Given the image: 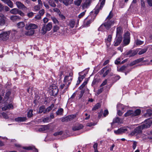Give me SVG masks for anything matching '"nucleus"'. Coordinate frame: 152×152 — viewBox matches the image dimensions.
Segmentation results:
<instances>
[{"instance_id":"603ef678","label":"nucleus","mask_w":152,"mask_h":152,"mask_svg":"<svg viewBox=\"0 0 152 152\" xmlns=\"http://www.w3.org/2000/svg\"><path fill=\"white\" fill-rule=\"evenodd\" d=\"M59 26H57V25H55L54 26L53 28V30L54 32H57L59 29Z\"/></svg>"},{"instance_id":"6e6552de","label":"nucleus","mask_w":152,"mask_h":152,"mask_svg":"<svg viewBox=\"0 0 152 152\" xmlns=\"http://www.w3.org/2000/svg\"><path fill=\"white\" fill-rule=\"evenodd\" d=\"M10 33L9 31L4 32L0 34V39L5 41L8 39L9 37Z\"/></svg>"},{"instance_id":"c9c22d12","label":"nucleus","mask_w":152,"mask_h":152,"mask_svg":"<svg viewBox=\"0 0 152 152\" xmlns=\"http://www.w3.org/2000/svg\"><path fill=\"white\" fill-rule=\"evenodd\" d=\"M88 80H86L85 81L83 84L79 87V88L80 90L82 89L87 84Z\"/></svg>"},{"instance_id":"1a4fd4ad","label":"nucleus","mask_w":152,"mask_h":152,"mask_svg":"<svg viewBox=\"0 0 152 152\" xmlns=\"http://www.w3.org/2000/svg\"><path fill=\"white\" fill-rule=\"evenodd\" d=\"M50 90L52 93V95L53 96L56 95L58 91L57 87L55 85H53L50 86Z\"/></svg>"},{"instance_id":"aec40b11","label":"nucleus","mask_w":152,"mask_h":152,"mask_svg":"<svg viewBox=\"0 0 152 152\" xmlns=\"http://www.w3.org/2000/svg\"><path fill=\"white\" fill-rule=\"evenodd\" d=\"M54 106V104H52L50 106L48 107L46 109H45V113H49L51 110L53 108Z\"/></svg>"},{"instance_id":"9d476101","label":"nucleus","mask_w":152,"mask_h":152,"mask_svg":"<svg viewBox=\"0 0 152 152\" xmlns=\"http://www.w3.org/2000/svg\"><path fill=\"white\" fill-rule=\"evenodd\" d=\"M38 28V26L34 23H29L25 27L26 29L28 30H34Z\"/></svg>"},{"instance_id":"f03ea898","label":"nucleus","mask_w":152,"mask_h":152,"mask_svg":"<svg viewBox=\"0 0 152 152\" xmlns=\"http://www.w3.org/2000/svg\"><path fill=\"white\" fill-rule=\"evenodd\" d=\"M73 136V134H48L45 140H52L56 138L64 139Z\"/></svg>"},{"instance_id":"338daca9","label":"nucleus","mask_w":152,"mask_h":152,"mask_svg":"<svg viewBox=\"0 0 152 152\" xmlns=\"http://www.w3.org/2000/svg\"><path fill=\"white\" fill-rule=\"evenodd\" d=\"M103 88H101L99 89L98 90L97 92V94H99L102 91H103Z\"/></svg>"},{"instance_id":"0e129e2a","label":"nucleus","mask_w":152,"mask_h":152,"mask_svg":"<svg viewBox=\"0 0 152 152\" xmlns=\"http://www.w3.org/2000/svg\"><path fill=\"white\" fill-rule=\"evenodd\" d=\"M34 15V13L33 12H30L28 13L27 15L29 18L31 17Z\"/></svg>"},{"instance_id":"09e8293b","label":"nucleus","mask_w":152,"mask_h":152,"mask_svg":"<svg viewBox=\"0 0 152 152\" xmlns=\"http://www.w3.org/2000/svg\"><path fill=\"white\" fill-rule=\"evenodd\" d=\"M126 68V66H123L120 68H118V70L119 71H122L124 70Z\"/></svg>"},{"instance_id":"f8f14e48","label":"nucleus","mask_w":152,"mask_h":152,"mask_svg":"<svg viewBox=\"0 0 152 152\" xmlns=\"http://www.w3.org/2000/svg\"><path fill=\"white\" fill-rule=\"evenodd\" d=\"M91 3L90 0H87L83 4L82 8L83 9H87L90 6Z\"/></svg>"},{"instance_id":"39448f33","label":"nucleus","mask_w":152,"mask_h":152,"mask_svg":"<svg viewBox=\"0 0 152 152\" xmlns=\"http://www.w3.org/2000/svg\"><path fill=\"white\" fill-rule=\"evenodd\" d=\"M130 41V34L128 32L124 34L123 41L124 46L128 45Z\"/></svg>"},{"instance_id":"72a5a7b5","label":"nucleus","mask_w":152,"mask_h":152,"mask_svg":"<svg viewBox=\"0 0 152 152\" xmlns=\"http://www.w3.org/2000/svg\"><path fill=\"white\" fill-rule=\"evenodd\" d=\"M141 111L140 109H137L134 112L133 111V116H135L138 115L140 114Z\"/></svg>"},{"instance_id":"5fc2aeb1","label":"nucleus","mask_w":152,"mask_h":152,"mask_svg":"<svg viewBox=\"0 0 152 152\" xmlns=\"http://www.w3.org/2000/svg\"><path fill=\"white\" fill-rule=\"evenodd\" d=\"M49 3L50 6L53 7H55L56 6V4L54 2L50 1H49Z\"/></svg>"},{"instance_id":"680f3d73","label":"nucleus","mask_w":152,"mask_h":152,"mask_svg":"<svg viewBox=\"0 0 152 152\" xmlns=\"http://www.w3.org/2000/svg\"><path fill=\"white\" fill-rule=\"evenodd\" d=\"M147 3L150 7L152 6V0H147Z\"/></svg>"},{"instance_id":"9b49d317","label":"nucleus","mask_w":152,"mask_h":152,"mask_svg":"<svg viewBox=\"0 0 152 152\" xmlns=\"http://www.w3.org/2000/svg\"><path fill=\"white\" fill-rule=\"evenodd\" d=\"M122 36H116V37L115 39L114 42V45L115 46H117L121 42L122 40Z\"/></svg>"},{"instance_id":"c85d7f7f","label":"nucleus","mask_w":152,"mask_h":152,"mask_svg":"<svg viewBox=\"0 0 152 152\" xmlns=\"http://www.w3.org/2000/svg\"><path fill=\"white\" fill-rule=\"evenodd\" d=\"M10 12L12 14H16L19 13V11L18 9L14 8L10 11Z\"/></svg>"},{"instance_id":"2eb2a0df","label":"nucleus","mask_w":152,"mask_h":152,"mask_svg":"<svg viewBox=\"0 0 152 152\" xmlns=\"http://www.w3.org/2000/svg\"><path fill=\"white\" fill-rule=\"evenodd\" d=\"M128 129L125 127H121L118 129L117 131L116 132L115 131V133H122L128 132Z\"/></svg>"},{"instance_id":"bb28decb","label":"nucleus","mask_w":152,"mask_h":152,"mask_svg":"<svg viewBox=\"0 0 152 152\" xmlns=\"http://www.w3.org/2000/svg\"><path fill=\"white\" fill-rule=\"evenodd\" d=\"M45 108L44 106H42L40 107L39 108V113H45Z\"/></svg>"},{"instance_id":"393cba45","label":"nucleus","mask_w":152,"mask_h":152,"mask_svg":"<svg viewBox=\"0 0 152 152\" xmlns=\"http://www.w3.org/2000/svg\"><path fill=\"white\" fill-rule=\"evenodd\" d=\"M73 1V0H64L63 3L66 6H67L69 4H71Z\"/></svg>"},{"instance_id":"5701e85b","label":"nucleus","mask_w":152,"mask_h":152,"mask_svg":"<svg viewBox=\"0 0 152 152\" xmlns=\"http://www.w3.org/2000/svg\"><path fill=\"white\" fill-rule=\"evenodd\" d=\"M13 108V106L11 104H10L6 106H5L2 108L3 110H6L8 109H10Z\"/></svg>"},{"instance_id":"e433bc0d","label":"nucleus","mask_w":152,"mask_h":152,"mask_svg":"<svg viewBox=\"0 0 152 152\" xmlns=\"http://www.w3.org/2000/svg\"><path fill=\"white\" fill-rule=\"evenodd\" d=\"M82 1V0H75L74 1V3L77 6L80 5Z\"/></svg>"},{"instance_id":"de8ad7c7","label":"nucleus","mask_w":152,"mask_h":152,"mask_svg":"<svg viewBox=\"0 0 152 152\" xmlns=\"http://www.w3.org/2000/svg\"><path fill=\"white\" fill-rule=\"evenodd\" d=\"M120 121V118L118 117H117L113 119V123H120L121 122Z\"/></svg>"},{"instance_id":"ddd939ff","label":"nucleus","mask_w":152,"mask_h":152,"mask_svg":"<svg viewBox=\"0 0 152 152\" xmlns=\"http://www.w3.org/2000/svg\"><path fill=\"white\" fill-rule=\"evenodd\" d=\"M137 52L138 51L137 50L129 51L126 53V55L129 57L133 56L137 54Z\"/></svg>"},{"instance_id":"6e6d98bb","label":"nucleus","mask_w":152,"mask_h":152,"mask_svg":"<svg viewBox=\"0 0 152 152\" xmlns=\"http://www.w3.org/2000/svg\"><path fill=\"white\" fill-rule=\"evenodd\" d=\"M11 92L10 91H8L6 93L5 97L6 98H8Z\"/></svg>"},{"instance_id":"20e7f679","label":"nucleus","mask_w":152,"mask_h":152,"mask_svg":"<svg viewBox=\"0 0 152 152\" xmlns=\"http://www.w3.org/2000/svg\"><path fill=\"white\" fill-rule=\"evenodd\" d=\"M52 27L51 23H49L47 24H43L40 30L41 34H45L46 33L51 30Z\"/></svg>"},{"instance_id":"f257e3e1","label":"nucleus","mask_w":152,"mask_h":152,"mask_svg":"<svg viewBox=\"0 0 152 152\" xmlns=\"http://www.w3.org/2000/svg\"><path fill=\"white\" fill-rule=\"evenodd\" d=\"M113 16V13L112 12V11H111L105 20V22L104 24H102L98 28V29L99 31H102L104 27L107 29H108L110 28L114 23L113 21L110 20Z\"/></svg>"},{"instance_id":"7c9ffc66","label":"nucleus","mask_w":152,"mask_h":152,"mask_svg":"<svg viewBox=\"0 0 152 152\" xmlns=\"http://www.w3.org/2000/svg\"><path fill=\"white\" fill-rule=\"evenodd\" d=\"M65 84H62L60 86V88H61V90L63 89V88L65 87L64 89L63 90L62 92L63 93H64L66 92V91L67 90V88L68 87L66 88V83H65Z\"/></svg>"},{"instance_id":"4c0bfd02","label":"nucleus","mask_w":152,"mask_h":152,"mask_svg":"<svg viewBox=\"0 0 152 152\" xmlns=\"http://www.w3.org/2000/svg\"><path fill=\"white\" fill-rule=\"evenodd\" d=\"M85 77L84 75L80 76L78 78V80L77 81V84H79Z\"/></svg>"},{"instance_id":"6ab92c4d","label":"nucleus","mask_w":152,"mask_h":152,"mask_svg":"<svg viewBox=\"0 0 152 152\" xmlns=\"http://www.w3.org/2000/svg\"><path fill=\"white\" fill-rule=\"evenodd\" d=\"M49 128V126L48 125H43L41 126L39 129V132H42L43 131L46 130Z\"/></svg>"},{"instance_id":"f704fd0d","label":"nucleus","mask_w":152,"mask_h":152,"mask_svg":"<svg viewBox=\"0 0 152 152\" xmlns=\"http://www.w3.org/2000/svg\"><path fill=\"white\" fill-rule=\"evenodd\" d=\"M101 106V104L100 103H97L94 106L92 110H96L100 108Z\"/></svg>"},{"instance_id":"37998d69","label":"nucleus","mask_w":152,"mask_h":152,"mask_svg":"<svg viewBox=\"0 0 152 152\" xmlns=\"http://www.w3.org/2000/svg\"><path fill=\"white\" fill-rule=\"evenodd\" d=\"M143 43V41H141L138 39H137L135 41V43L137 45H142Z\"/></svg>"},{"instance_id":"79ce46f5","label":"nucleus","mask_w":152,"mask_h":152,"mask_svg":"<svg viewBox=\"0 0 152 152\" xmlns=\"http://www.w3.org/2000/svg\"><path fill=\"white\" fill-rule=\"evenodd\" d=\"M33 110H30L27 113V116L28 118H31L33 114L32 113Z\"/></svg>"},{"instance_id":"473e14b6","label":"nucleus","mask_w":152,"mask_h":152,"mask_svg":"<svg viewBox=\"0 0 152 152\" xmlns=\"http://www.w3.org/2000/svg\"><path fill=\"white\" fill-rule=\"evenodd\" d=\"M20 9L24 11H26L27 10V7L23 4L20 2Z\"/></svg>"},{"instance_id":"7ed1b4c3","label":"nucleus","mask_w":152,"mask_h":152,"mask_svg":"<svg viewBox=\"0 0 152 152\" xmlns=\"http://www.w3.org/2000/svg\"><path fill=\"white\" fill-rule=\"evenodd\" d=\"M152 123V121L150 119H148L145 121L144 124L136 128L134 130V133H141L142 130L145 128H147L150 127Z\"/></svg>"},{"instance_id":"423d86ee","label":"nucleus","mask_w":152,"mask_h":152,"mask_svg":"<svg viewBox=\"0 0 152 152\" xmlns=\"http://www.w3.org/2000/svg\"><path fill=\"white\" fill-rule=\"evenodd\" d=\"M72 79V77L70 74H69V75L66 76L64 78V82L66 83V88L68 87L69 86L71 83V82Z\"/></svg>"},{"instance_id":"69168bd1","label":"nucleus","mask_w":152,"mask_h":152,"mask_svg":"<svg viewBox=\"0 0 152 152\" xmlns=\"http://www.w3.org/2000/svg\"><path fill=\"white\" fill-rule=\"evenodd\" d=\"M25 26V24L23 22H20V27L22 28Z\"/></svg>"},{"instance_id":"3c124183","label":"nucleus","mask_w":152,"mask_h":152,"mask_svg":"<svg viewBox=\"0 0 152 152\" xmlns=\"http://www.w3.org/2000/svg\"><path fill=\"white\" fill-rule=\"evenodd\" d=\"M86 11V10H85L84 11L82 12L78 16V17L79 18H82L83 16L85 14V12Z\"/></svg>"},{"instance_id":"864d4df0","label":"nucleus","mask_w":152,"mask_h":152,"mask_svg":"<svg viewBox=\"0 0 152 152\" xmlns=\"http://www.w3.org/2000/svg\"><path fill=\"white\" fill-rule=\"evenodd\" d=\"M26 117H20V122L25 121L26 120Z\"/></svg>"},{"instance_id":"0eeeda50","label":"nucleus","mask_w":152,"mask_h":152,"mask_svg":"<svg viewBox=\"0 0 152 152\" xmlns=\"http://www.w3.org/2000/svg\"><path fill=\"white\" fill-rule=\"evenodd\" d=\"M105 0H99V2L100 3V5L99 8V6L98 5L96 6L95 8V13L96 15H97L99 12V10L102 9L103 6L105 4Z\"/></svg>"},{"instance_id":"c03bdc74","label":"nucleus","mask_w":152,"mask_h":152,"mask_svg":"<svg viewBox=\"0 0 152 152\" xmlns=\"http://www.w3.org/2000/svg\"><path fill=\"white\" fill-rule=\"evenodd\" d=\"M111 70V69L110 68H109L107 70L106 72L104 73L103 75V77H105L108 73L110 72Z\"/></svg>"},{"instance_id":"2f4dec72","label":"nucleus","mask_w":152,"mask_h":152,"mask_svg":"<svg viewBox=\"0 0 152 152\" xmlns=\"http://www.w3.org/2000/svg\"><path fill=\"white\" fill-rule=\"evenodd\" d=\"M142 61V58L138 59L137 60H135L134 61H133L132 63H131L130 64V65L131 66H132L133 65L135 64H136L141 61Z\"/></svg>"},{"instance_id":"4d7b16f0","label":"nucleus","mask_w":152,"mask_h":152,"mask_svg":"<svg viewBox=\"0 0 152 152\" xmlns=\"http://www.w3.org/2000/svg\"><path fill=\"white\" fill-rule=\"evenodd\" d=\"M34 18L37 20H39L41 18V16L39 14H38L37 15L35 16Z\"/></svg>"},{"instance_id":"e2e57ef3","label":"nucleus","mask_w":152,"mask_h":152,"mask_svg":"<svg viewBox=\"0 0 152 152\" xmlns=\"http://www.w3.org/2000/svg\"><path fill=\"white\" fill-rule=\"evenodd\" d=\"M2 115L3 117L4 118H8V116L6 113H2Z\"/></svg>"},{"instance_id":"dca6fc26","label":"nucleus","mask_w":152,"mask_h":152,"mask_svg":"<svg viewBox=\"0 0 152 152\" xmlns=\"http://www.w3.org/2000/svg\"><path fill=\"white\" fill-rule=\"evenodd\" d=\"M122 28L119 27H118L117 28V31H116V36L117 37L118 36H122L121 34L122 33Z\"/></svg>"},{"instance_id":"58836bf2","label":"nucleus","mask_w":152,"mask_h":152,"mask_svg":"<svg viewBox=\"0 0 152 152\" xmlns=\"http://www.w3.org/2000/svg\"><path fill=\"white\" fill-rule=\"evenodd\" d=\"M42 121L45 123H48L51 121V119L49 117H47L43 118L42 119Z\"/></svg>"},{"instance_id":"ea45409f","label":"nucleus","mask_w":152,"mask_h":152,"mask_svg":"<svg viewBox=\"0 0 152 152\" xmlns=\"http://www.w3.org/2000/svg\"><path fill=\"white\" fill-rule=\"evenodd\" d=\"M75 21L74 20H71L69 22V25L72 28H73L75 25Z\"/></svg>"},{"instance_id":"49530a36","label":"nucleus","mask_w":152,"mask_h":152,"mask_svg":"<svg viewBox=\"0 0 152 152\" xmlns=\"http://www.w3.org/2000/svg\"><path fill=\"white\" fill-rule=\"evenodd\" d=\"M41 7H42L39 5L35 6L34 7V11H38Z\"/></svg>"},{"instance_id":"412c9836","label":"nucleus","mask_w":152,"mask_h":152,"mask_svg":"<svg viewBox=\"0 0 152 152\" xmlns=\"http://www.w3.org/2000/svg\"><path fill=\"white\" fill-rule=\"evenodd\" d=\"M76 116L75 115H72L66 116L67 122L73 120Z\"/></svg>"},{"instance_id":"cd10ccee","label":"nucleus","mask_w":152,"mask_h":152,"mask_svg":"<svg viewBox=\"0 0 152 152\" xmlns=\"http://www.w3.org/2000/svg\"><path fill=\"white\" fill-rule=\"evenodd\" d=\"M124 116L125 117H127L129 116H133V111L132 110H129L125 114Z\"/></svg>"},{"instance_id":"a19ab883","label":"nucleus","mask_w":152,"mask_h":152,"mask_svg":"<svg viewBox=\"0 0 152 152\" xmlns=\"http://www.w3.org/2000/svg\"><path fill=\"white\" fill-rule=\"evenodd\" d=\"M117 110L120 109L123 110L124 109V106L121 104H118L117 105Z\"/></svg>"},{"instance_id":"c756f323","label":"nucleus","mask_w":152,"mask_h":152,"mask_svg":"<svg viewBox=\"0 0 152 152\" xmlns=\"http://www.w3.org/2000/svg\"><path fill=\"white\" fill-rule=\"evenodd\" d=\"M7 18H0V25L3 26L5 24Z\"/></svg>"},{"instance_id":"f3484780","label":"nucleus","mask_w":152,"mask_h":152,"mask_svg":"<svg viewBox=\"0 0 152 152\" xmlns=\"http://www.w3.org/2000/svg\"><path fill=\"white\" fill-rule=\"evenodd\" d=\"M10 20L13 22H16L19 20V17L17 15H13L10 16Z\"/></svg>"},{"instance_id":"a18cd8bd","label":"nucleus","mask_w":152,"mask_h":152,"mask_svg":"<svg viewBox=\"0 0 152 152\" xmlns=\"http://www.w3.org/2000/svg\"><path fill=\"white\" fill-rule=\"evenodd\" d=\"M51 19L54 22L55 24H58V21L56 18L54 17H52Z\"/></svg>"},{"instance_id":"4468645a","label":"nucleus","mask_w":152,"mask_h":152,"mask_svg":"<svg viewBox=\"0 0 152 152\" xmlns=\"http://www.w3.org/2000/svg\"><path fill=\"white\" fill-rule=\"evenodd\" d=\"M23 148L24 150H28L34 149L35 152H38L37 150L35 149L34 146H29L21 147L20 146V150L22 151V149Z\"/></svg>"},{"instance_id":"8fccbe9b","label":"nucleus","mask_w":152,"mask_h":152,"mask_svg":"<svg viewBox=\"0 0 152 152\" xmlns=\"http://www.w3.org/2000/svg\"><path fill=\"white\" fill-rule=\"evenodd\" d=\"M112 38V36L111 35H109L108 37V38L106 41V42H108L109 43L111 41Z\"/></svg>"},{"instance_id":"bf43d9fd","label":"nucleus","mask_w":152,"mask_h":152,"mask_svg":"<svg viewBox=\"0 0 152 152\" xmlns=\"http://www.w3.org/2000/svg\"><path fill=\"white\" fill-rule=\"evenodd\" d=\"M133 143L132 145V148L134 150L137 146V142L135 141H133Z\"/></svg>"},{"instance_id":"a211bd4d","label":"nucleus","mask_w":152,"mask_h":152,"mask_svg":"<svg viewBox=\"0 0 152 152\" xmlns=\"http://www.w3.org/2000/svg\"><path fill=\"white\" fill-rule=\"evenodd\" d=\"M83 127V126L82 124H80L77 126L73 127L72 128V129L73 131H75L80 130L82 129Z\"/></svg>"},{"instance_id":"a878e982","label":"nucleus","mask_w":152,"mask_h":152,"mask_svg":"<svg viewBox=\"0 0 152 152\" xmlns=\"http://www.w3.org/2000/svg\"><path fill=\"white\" fill-rule=\"evenodd\" d=\"M148 48V47H146L143 49H140L138 52V54L140 55L144 53L147 51Z\"/></svg>"},{"instance_id":"052dcab7","label":"nucleus","mask_w":152,"mask_h":152,"mask_svg":"<svg viewBox=\"0 0 152 152\" xmlns=\"http://www.w3.org/2000/svg\"><path fill=\"white\" fill-rule=\"evenodd\" d=\"M141 5L142 7H145L144 0H141Z\"/></svg>"},{"instance_id":"774afa93","label":"nucleus","mask_w":152,"mask_h":152,"mask_svg":"<svg viewBox=\"0 0 152 152\" xmlns=\"http://www.w3.org/2000/svg\"><path fill=\"white\" fill-rule=\"evenodd\" d=\"M108 114V111L107 110H105L104 111V113H103V115L104 116H106Z\"/></svg>"},{"instance_id":"13d9d810","label":"nucleus","mask_w":152,"mask_h":152,"mask_svg":"<svg viewBox=\"0 0 152 152\" xmlns=\"http://www.w3.org/2000/svg\"><path fill=\"white\" fill-rule=\"evenodd\" d=\"M44 13L45 10L44 9H42V10H40L39 12V15H41V16L43 15Z\"/></svg>"},{"instance_id":"b1692460","label":"nucleus","mask_w":152,"mask_h":152,"mask_svg":"<svg viewBox=\"0 0 152 152\" xmlns=\"http://www.w3.org/2000/svg\"><path fill=\"white\" fill-rule=\"evenodd\" d=\"M34 30H29L26 32H25V34L26 35L30 36L34 33Z\"/></svg>"},{"instance_id":"4be33fe9","label":"nucleus","mask_w":152,"mask_h":152,"mask_svg":"<svg viewBox=\"0 0 152 152\" xmlns=\"http://www.w3.org/2000/svg\"><path fill=\"white\" fill-rule=\"evenodd\" d=\"M63 112V109L62 108H60L56 112V114L57 115H62Z\"/></svg>"}]
</instances>
